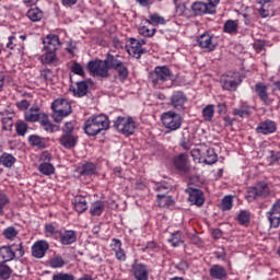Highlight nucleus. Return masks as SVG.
Here are the masks:
<instances>
[{
  "label": "nucleus",
  "instance_id": "nucleus-1",
  "mask_svg": "<svg viewBox=\"0 0 280 280\" xmlns=\"http://www.w3.org/2000/svg\"><path fill=\"white\" fill-rule=\"evenodd\" d=\"M109 126L110 121L108 120V116L100 114L86 119L84 122V132L89 137H95L100 135L102 130H108Z\"/></svg>",
  "mask_w": 280,
  "mask_h": 280
},
{
  "label": "nucleus",
  "instance_id": "nucleus-2",
  "mask_svg": "<svg viewBox=\"0 0 280 280\" xmlns=\"http://www.w3.org/2000/svg\"><path fill=\"white\" fill-rule=\"evenodd\" d=\"M112 55L107 54L104 60L96 59L88 63V70L94 78H108V71H110Z\"/></svg>",
  "mask_w": 280,
  "mask_h": 280
},
{
  "label": "nucleus",
  "instance_id": "nucleus-3",
  "mask_svg": "<svg viewBox=\"0 0 280 280\" xmlns=\"http://www.w3.org/2000/svg\"><path fill=\"white\" fill-rule=\"evenodd\" d=\"M52 119L56 124H60L65 117L71 115V104L67 100H57L51 104Z\"/></svg>",
  "mask_w": 280,
  "mask_h": 280
},
{
  "label": "nucleus",
  "instance_id": "nucleus-4",
  "mask_svg": "<svg viewBox=\"0 0 280 280\" xmlns=\"http://www.w3.org/2000/svg\"><path fill=\"white\" fill-rule=\"evenodd\" d=\"M16 255L18 257H23V255H25L23 243L0 247V259L2 264H7V261H12L16 258Z\"/></svg>",
  "mask_w": 280,
  "mask_h": 280
},
{
  "label": "nucleus",
  "instance_id": "nucleus-5",
  "mask_svg": "<svg viewBox=\"0 0 280 280\" xmlns=\"http://www.w3.org/2000/svg\"><path fill=\"white\" fill-rule=\"evenodd\" d=\"M161 119L164 128L171 132L178 130L183 126V116L172 110L163 113Z\"/></svg>",
  "mask_w": 280,
  "mask_h": 280
},
{
  "label": "nucleus",
  "instance_id": "nucleus-6",
  "mask_svg": "<svg viewBox=\"0 0 280 280\" xmlns=\"http://www.w3.org/2000/svg\"><path fill=\"white\" fill-rule=\"evenodd\" d=\"M114 127L121 135H126V137H130V135H135V130H137V122L132 117H121L119 116L116 121H114Z\"/></svg>",
  "mask_w": 280,
  "mask_h": 280
},
{
  "label": "nucleus",
  "instance_id": "nucleus-7",
  "mask_svg": "<svg viewBox=\"0 0 280 280\" xmlns=\"http://www.w3.org/2000/svg\"><path fill=\"white\" fill-rule=\"evenodd\" d=\"M149 80L152 84H163L167 80H172V71L167 66L155 67L153 72H150Z\"/></svg>",
  "mask_w": 280,
  "mask_h": 280
},
{
  "label": "nucleus",
  "instance_id": "nucleus-8",
  "mask_svg": "<svg viewBox=\"0 0 280 280\" xmlns=\"http://www.w3.org/2000/svg\"><path fill=\"white\" fill-rule=\"evenodd\" d=\"M109 62L110 69L117 72L120 82H124L128 79V66H126V62L119 59V56L112 55V59Z\"/></svg>",
  "mask_w": 280,
  "mask_h": 280
},
{
  "label": "nucleus",
  "instance_id": "nucleus-9",
  "mask_svg": "<svg viewBox=\"0 0 280 280\" xmlns=\"http://www.w3.org/2000/svg\"><path fill=\"white\" fill-rule=\"evenodd\" d=\"M185 104H187V95L183 91H176L172 94L168 106H172L178 113H183L186 108Z\"/></svg>",
  "mask_w": 280,
  "mask_h": 280
},
{
  "label": "nucleus",
  "instance_id": "nucleus-10",
  "mask_svg": "<svg viewBox=\"0 0 280 280\" xmlns=\"http://www.w3.org/2000/svg\"><path fill=\"white\" fill-rule=\"evenodd\" d=\"M218 4L205 3V2H194L191 4V12L195 16H202V14H213L215 12V7Z\"/></svg>",
  "mask_w": 280,
  "mask_h": 280
},
{
  "label": "nucleus",
  "instance_id": "nucleus-11",
  "mask_svg": "<svg viewBox=\"0 0 280 280\" xmlns=\"http://www.w3.org/2000/svg\"><path fill=\"white\" fill-rule=\"evenodd\" d=\"M267 220L272 229H279L280 226V199L277 200L270 211L267 212Z\"/></svg>",
  "mask_w": 280,
  "mask_h": 280
},
{
  "label": "nucleus",
  "instance_id": "nucleus-12",
  "mask_svg": "<svg viewBox=\"0 0 280 280\" xmlns=\"http://www.w3.org/2000/svg\"><path fill=\"white\" fill-rule=\"evenodd\" d=\"M248 194L249 198H254V200H257V198H268L270 196V188H268L266 182H260L254 188H250Z\"/></svg>",
  "mask_w": 280,
  "mask_h": 280
},
{
  "label": "nucleus",
  "instance_id": "nucleus-13",
  "mask_svg": "<svg viewBox=\"0 0 280 280\" xmlns=\"http://www.w3.org/2000/svg\"><path fill=\"white\" fill-rule=\"evenodd\" d=\"M186 194H188V200L191 205H196L197 207H202V205H205V194L202 190L189 187L186 189Z\"/></svg>",
  "mask_w": 280,
  "mask_h": 280
},
{
  "label": "nucleus",
  "instance_id": "nucleus-14",
  "mask_svg": "<svg viewBox=\"0 0 280 280\" xmlns=\"http://www.w3.org/2000/svg\"><path fill=\"white\" fill-rule=\"evenodd\" d=\"M257 135H275L277 132V124L270 119L260 121L256 127Z\"/></svg>",
  "mask_w": 280,
  "mask_h": 280
},
{
  "label": "nucleus",
  "instance_id": "nucleus-15",
  "mask_svg": "<svg viewBox=\"0 0 280 280\" xmlns=\"http://www.w3.org/2000/svg\"><path fill=\"white\" fill-rule=\"evenodd\" d=\"M47 250H49V243L47 241H37L32 246V255L35 259H43Z\"/></svg>",
  "mask_w": 280,
  "mask_h": 280
},
{
  "label": "nucleus",
  "instance_id": "nucleus-16",
  "mask_svg": "<svg viewBox=\"0 0 280 280\" xmlns=\"http://www.w3.org/2000/svg\"><path fill=\"white\" fill-rule=\"evenodd\" d=\"M45 51H58V47H60V37L58 35H47V37L43 40Z\"/></svg>",
  "mask_w": 280,
  "mask_h": 280
},
{
  "label": "nucleus",
  "instance_id": "nucleus-17",
  "mask_svg": "<svg viewBox=\"0 0 280 280\" xmlns=\"http://www.w3.org/2000/svg\"><path fill=\"white\" fill-rule=\"evenodd\" d=\"M131 270L133 272V277L136 280H148L150 277V271L148 270V266L141 262L133 264Z\"/></svg>",
  "mask_w": 280,
  "mask_h": 280
},
{
  "label": "nucleus",
  "instance_id": "nucleus-18",
  "mask_svg": "<svg viewBox=\"0 0 280 280\" xmlns=\"http://www.w3.org/2000/svg\"><path fill=\"white\" fill-rule=\"evenodd\" d=\"M242 84V79H235L233 77H222L221 85L225 91H237V86Z\"/></svg>",
  "mask_w": 280,
  "mask_h": 280
},
{
  "label": "nucleus",
  "instance_id": "nucleus-19",
  "mask_svg": "<svg viewBox=\"0 0 280 280\" xmlns=\"http://www.w3.org/2000/svg\"><path fill=\"white\" fill-rule=\"evenodd\" d=\"M128 54L130 56H133V58H141V55L143 54V48L141 47V40L137 38H130L129 39V48L127 49Z\"/></svg>",
  "mask_w": 280,
  "mask_h": 280
},
{
  "label": "nucleus",
  "instance_id": "nucleus-20",
  "mask_svg": "<svg viewBox=\"0 0 280 280\" xmlns=\"http://www.w3.org/2000/svg\"><path fill=\"white\" fill-rule=\"evenodd\" d=\"M72 205L77 213H84V211L89 209V201H86V197L81 195H78L72 199Z\"/></svg>",
  "mask_w": 280,
  "mask_h": 280
},
{
  "label": "nucleus",
  "instance_id": "nucleus-21",
  "mask_svg": "<svg viewBox=\"0 0 280 280\" xmlns=\"http://www.w3.org/2000/svg\"><path fill=\"white\" fill-rule=\"evenodd\" d=\"M77 88L71 85L70 91L73 92L74 97H84L86 93H89V82L86 81H78Z\"/></svg>",
  "mask_w": 280,
  "mask_h": 280
},
{
  "label": "nucleus",
  "instance_id": "nucleus-22",
  "mask_svg": "<svg viewBox=\"0 0 280 280\" xmlns=\"http://www.w3.org/2000/svg\"><path fill=\"white\" fill-rule=\"evenodd\" d=\"M255 92L257 93L259 100L264 102V104H270V97L268 96V86L266 84L259 82L255 85Z\"/></svg>",
  "mask_w": 280,
  "mask_h": 280
},
{
  "label": "nucleus",
  "instance_id": "nucleus-23",
  "mask_svg": "<svg viewBox=\"0 0 280 280\" xmlns=\"http://www.w3.org/2000/svg\"><path fill=\"white\" fill-rule=\"evenodd\" d=\"M209 275L212 279L224 280L226 277V269L220 265H213L209 269Z\"/></svg>",
  "mask_w": 280,
  "mask_h": 280
},
{
  "label": "nucleus",
  "instance_id": "nucleus-24",
  "mask_svg": "<svg viewBox=\"0 0 280 280\" xmlns=\"http://www.w3.org/2000/svg\"><path fill=\"white\" fill-rule=\"evenodd\" d=\"M60 144L67 150H71V148H75V143H78V138H75L71 133H63L60 138Z\"/></svg>",
  "mask_w": 280,
  "mask_h": 280
},
{
  "label": "nucleus",
  "instance_id": "nucleus-25",
  "mask_svg": "<svg viewBox=\"0 0 280 280\" xmlns=\"http://www.w3.org/2000/svg\"><path fill=\"white\" fill-rule=\"evenodd\" d=\"M199 47L202 49H208V51H213L215 49V46L211 42V35L205 33L199 36L198 38Z\"/></svg>",
  "mask_w": 280,
  "mask_h": 280
},
{
  "label": "nucleus",
  "instance_id": "nucleus-26",
  "mask_svg": "<svg viewBox=\"0 0 280 280\" xmlns=\"http://www.w3.org/2000/svg\"><path fill=\"white\" fill-rule=\"evenodd\" d=\"M174 165L176 170H179L180 172H187L189 170V166L187 165V154L180 153L178 156L174 159Z\"/></svg>",
  "mask_w": 280,
  "mask_h": 280
},
{
  "label": "nucleus",
  "instance_id": "nucleus-27",
  "mask_svg": "<svg viewBox=\"0 0 280 280\" xmlns=\"http://www.w3.org/2000/svg\"><path fill=\"white\" fill-rule=\"evenodd\" d=\"M97 174V166L93 162H86L81 166L80 176H94Z\"/></svg>",
  "mask_w": 280,
  "mask_h": 280
},
{
  "label": "nucleus",
  "instance_id": "nucleus-28",
  "mask_svg": "<svg viewBox=\"0 0 280 280\" xmlns=\"http://www.w3.org/2000/svg\"><path fill=\"white\" fill-rule=\"evenodd\" d=\"M106 209V205H104V201L97 200L94 201L90 207V213L93 217H100L102 213H104V210Z\"/></svg>",
  "mask_w": 280,
  "mask_h": 280
},
{
  "label": "nucleus",
  "instance_id": "nucleus-29",
  "mask_svg": "<svg viewBox=\"0 0 280 280\" xmlns=\"http://www.w3.org/2000/svg\"><path fill=\"white\" fill-rule=\"evenodd\" d=\"M113 243V250L115 252L118 261H126V252L121 248V242L118 238H114Z\"/></svg>",
  "mask_w": 280,
  "mask_h": 280
},
{
  "label": "nucleus",
  "instance_id": "nucleus-30",
  "mask_svg": "<svg viewBox=\"0 0 280 280\" xmlns=\"http://www.w3.org/2000/svg\"><path fill=\"white\" fill-rule=\"evenodd\" d=\"M8 40L7 49H14V47H19V51H23V49H25V46L19 40V34L9 36Z\"/></svg>",
  "mask_w": 280,
  "mask_h": 280
},
{
  "label": "nucleus",
  "instance_id": "nucleus-31",
  "mask_svg": "<svg viewBox=\"0 0 280 280\" xmlns=\"http://www.w3.org/2000/svg\"><path fill=\"white\" fill-rule=\"evenodd\" d=\"M28 143L34 148H39V150H45V148H47V144L45 143V138L36 135H32L28 137Z\"/></svg>",
  "mask_w": 280,
  "mask_h": 280
},
{
  "label": "nucleus",
  "instance_id": "nucleus-32",
  "mask_svg": "<svg viewBox=\"0 0 280 280\" xmlns=\"http://www.w3.org/2000/svg\"><path fill=\"white\" fill-rule=\"evenodd\" d=\"M77 240L75 232L66 231L60 234V242L63 246H69V244H73Z\"/></svg>",
  "mask_w": 280,
  "mask_h": 280
},
{
  "label": "nucleus",
  "instance_id": "nucleus-33",
  "mask_svg": "<svg viewBox=\"0 0 280 280\" xmlns=\"http://www.w3.org/2000/svg\"><path fill=\"white\" fill-rule=\"evenodd\" d=\"M43 65H54L55 67L58 65V57L56 52L46 50V52L42 56Z\"/></svg>",
  "mask_w": 280,
  "mask_h": 280
},
{
  "label": "nucleus",
  "instance_id": "nucleus-34",
  "mask_svg": "<svg viewBox=\"0 0 280 280\" xmlns=\"http://www.w3.org/2000/svg\"><path fill=\"white\" fill-rule=\"evenodd\" d=\"M158 203L159 207L162 209H165V207H172L174 205V199H172V196H167L165 194H158Z\"/></svg>",
  "mask_w": 280,
  "mask_h": 280
},
{
  "label": "nucleus",
  "instance_id": "nucleus-35",
  "mask_svg": "<svg viewBox=\"0 0 280 280\" xmlns=\"http://www.w3.org/2000/svg\"><path fill=\"white\" fill-rule=\"evenodd\" d=\"M0 163L3 167H12L16 163V158L10 153H2L0 155Z\"/></svg>",
  "mask_w": 280,
  "mask_h": 280
},
{
  "label": "nucleus",
  "instance_id": "nucleus-36",
  "mask_svg": "<svg viewBox=\"0 0 280 280\" xmlns=\"http://www.w3.org/2000/svg\"><path fill=\"white\" fill-rule=\"evenodd\" d=\"M26 16L33 23H38V21L43 19V11H40L38 8H34L27 11Z\"/></svg>",
  "mask_w": 280,
  "mask_h": 280
},
{
  "label": "nucleus",
  "instance_id": "nucleus-37",
  "mask_svg": "<svg viewBox=\"0 0 280 280\" xmlns=\"http://www.w3.org/2000/svg\"><path fill=\"white\" fill-rule=\"evenodd\" d=\"M38 172L44 174V176H51L56 172V167L51 165V163L44 162L39 164Z\"/></svg>",
  "mask_w": 280,
  "mask_h": 280
},
{
  "label": "nucleus",
  "instance_id": "nucleus-38",
  "mask_svg": "<svg viewBox=\"0 0 280 280\" xmlns=\"http://www.w3.org/2000/svg\"><path fill=\"white\" fill-rule=\"evenodd\" d=\"M203 163H206V165H213V163H218V154H215V150H213V148L206 151Z\"/></svg>",
  "mask_w": 280,
  "mask_h": 280
},
{
  "label": "nucleus",
  "instance_id": "nucleus-39",
  "mask_svg": "<svg viewBox=\"0 0 280 280\" xmlns=\"http://www.w3.org/2000/svg\"><path fill=\"white\" fill-rule=\"evenodd\" d=\"M40 126H43L44 130H46V132H55L56 130V125L50 124L49 121V117H47V115L43 114L42 119L39 120Z\"/></svg>",
  "mask_w": 280,
  "mask_h": 280
},
{
  "label": "nucleus",
  "instance_id": "nucleus-40",
  "mask_svg": "<svg viewBox=\"0 0 280 280\" xmlns=\"http://www.w3.org/2000/svg\"><path fill=\"white\" fill-rule=\"evenodd\" d=\"M168 242L172 244V246H174V248H176V246H180V244L184 242L183 233L180 231L174 232L171 238H168Z\"/></svg>",
  "mask_w": 280,
  "mask_h": 280
},
{
  "label": "nucleus",
  "instance_id": "nucleus-41",
  "mask_svg": "<svg viewBox=\"0 0 280 280\" xmlns=\"http://www.w3.org/2000/svg\"><path fill=\"white\" fill-rule=\"evenodd\" d=\"M215 113V106L208 105L202 109V117L206 121H211L213 119V115Z\"/></svg>",
  "mask_w": 280,
  "mask_h": 280
},
{
  "label": "nucleus",
  "instance_id": "nucleus-42",
  "mask_svg": "<svg viewBox=\"0 0 280 280\" xmlns=\"http://www.w3.org/2000/svg\"><path fill=\"white\" fill-rule=\"evenodd\" d=\"M38 119H40V115H38V108L34 109V107H32L30 109V112L25 113V120L26 121H38Z\"/></svg>",
  "mask_w": 280,
  "mask_h": 280
},
{
  "label": "nucleus",
  "instance_id": "nucleus-43",
  "mask_svg": "<svg viewBox=\"0 0 280 280\" xmlns=\"http://www.w3.org/2000/svg\"><path fill=\"white\" fill-rule=\"evenodd\" d=\"M147 23L150 25H165V18L154 13L150 15V20H147Z\"/></svg>",
  "mask_w": 280,
  "mask_h": 280
},
{
  "label": "nucleus",
  "instance_id": "nucleus-44",
  "mask_svg": "<svg viewBox=\"0 0 280 280\" xmlns=\"http://www.w3.org/2000/svg\"><path fill=\"white\" fill-rule=\"evenodd\" d=\"M12 275V269L5 262L0 264V277L4 280H8Z\"/></svg>",
  "mask_w": 280,
  "mask_h": 280
},
{
  "label": "nucleus",
  "instance_id": "nucleus-45",
  "mask_svg": "<svg viewBox=\"0 0 280 280\" xmlns=\"http://www.w3.org/2000/svg\"><path fill=\"white\" fill-rule=\"evenodd\" d=\"M39 78L44 80V82H51V80H54V71L49 68H45L40 70Z\"/></svg>",
  "mask_w": 280,
  "mask_h": 280
},
{
  "label": "nucleus",
  "instance_id": "nucleus-46",
  "mask_svg": "<svg viewBox=\"0 0 280 280\" xmlns=\"http://www.w3.org/2000/svg\"><path fill=\"white\" fill-rule=\"evenodd\" d=\"M222 211H231L233 209V196H225L221 203Z\"/></svg>",
  "mask_w": 280,
  "mask_h": 280
},
{
  "label": "nucleus",
  "instance_id": "nucleus-47",
  "mask_svg": "<svg viewBox=\"0 0 280 280\" xmlns=\"http://www.w3.org/2000/svg\"><path fill=\"white\" fill-rule=\"evenodd\" d=\"M223 30L226 34H233L237 32V23L233 20H229L225 22Z\"/></svg>",
  "mask_w": 280,
  "mask_h": 280
},
{
  "label": "nucleus",
  "instance_id": "nucleus-48",
  "mask_svg": "<svg viewBox=\"0 0 280 280\" xmlns=\"http://www.w3.org/2000/svg\"><path fill=\"white\" fill-rule=\"evenodd\" d=\"M2 235L5 237V240H13L16 237V235H19V232L14 226H9L2 232Z\"/></svg>",
  "mask_w": 280,
  "mask_h": 280
},
{
  "label": "nucleus",
  "instance_id": "nucleus-49",
  "mask_svg": "<svg viewBox=\"0 0 280 280\" xmlns=\"http://www.w3.org/2000/svg\"><path fill=\"white\" fill-rule=\"evenodd\" d=\"M7 205H10V198H8L5 192L0 191V215H3V211Z\"/></svg>",
  "mask_w": 280,
  "mask_h": 280
},
{
  "label": "nucleus",
  "instance_id": "nucleus-50",
  "mask_svg": "<svg viewBox=\"0 0 280 280\" xmlns=\"http://www.w3.org/2000/svg\"><path fill=\"white\" fill-rule=\"evenodd\" d=\"M233 115H237L238 117H248L250 115V108L248 106H242L241 108H235L233 110Z\"/></svg>",
  "mask_w": 280,
  "mask_h": 280
},
{
  "label": "nucleus",
  "instance_id": "nucleus-51",
  "mask_svg": "<svg viewBox=\"0 0 280 280\" xmlns=\"http://www.w3.org/2000/svg\"><path fill=\"white\" fill-rule=\"evenodd\" d=\"M139 34L141 36H147L148 38H152L154 34H156V28H149L148 26H141L139 27Z\"/></svg>",
  "mask_w": 280,
  "mask_h": 280
},
{
  "label": "nucleus",
  "instance_id": "nucleus-52",
  "mask_svg": "<svg viewBox=\"0 0 280 280\" xmlns=\"http://www.w3.org/2000/svg\"><path fill=\"white\" fill-rule=\"evenodd\" d=\"M238 222L240 224H248V222H250V212L242 210L238 213Z\"/></svg>",
  "mask_w": 280,
  "mask_h": 280
},
{
  "label": "nucleus",
  "instance_id": "nucleus-53",
  "mask_svg": "<svg viewBox=\"0 0 280 280\" xmlns=\"http://www.w3.org/2000/svg\"><path fill=\"white\" fill-rule=\"evenodd\" d=\"M65 266V259L60 256H55L50 259V268H62Z\"/></svg>",
  "mask_w": 280,
  "mask_h": 280
},
{
  "label": "nucleus",
  "instance_id": "nucleus-54",
  "mask_svg": "<svg viewBox=\"0 0 280 280\" xmlns=\"http://www.w3.org/2000/svg\"><path fill=\"white\" fill-rule=\"evenodd\" d=\"M71 71L72 73H74L75 75H81L84 77V68H82V65L78 63V62H73L71 66Z\"/></svg>",
  "mask_w": 280,
  "mask_h": 280
},
{
  "label": "nucleus",
  "instance_id": "nucleus-55",
  "mask_svg": "<svg viewBox=\"0 0 280 280\" xmlns=\"http://www.w3.org/2000/svg\"><path fill=\"white\" fill-rule=\"evenodd\" d=\"M27 132V124L25 122H18L16 124V133L20 137H25V133Z\"/></svg>",
  "mask_w": 280,
  "mask_h": 280
},
{
  "label": "nucleus",
  "instance_id": "nucleus-56",
  "mask_svg": "<svg viewBox=\"0 0 280 280\" xmlns=\"http://www.w3.org/2000/svg\"><path fill=\"white\" fill-rule=\"evenodd\" d=\"M13 124L14 122L12 121V118L10 117L2 118V130H11Z\"/></svg>",
  "mask_w": 280,
  "mask_h": 280
},
{
  "label": "nucleus",
  "instance_id": "nucleus-57",
  "mask_svg": "<svg viewBox=\"0 0 280 280\" xmlns=\"http://www.w3.org/2000/svg\"><path fill=\"white\" fill-rule=\"evenodd\" d=\"M15 106H18L19 110H27V108H30V103L27 100H22L15 103Z\"/></svg>",
  "mask_w": 280,
  "mask_h": 280
},
{
  "label": "nucleus",
  "instance_id": "nucleus-58",
  "mask_svg": "<svg viewBox=\"0 0 280 280\" xmlns=\"http://www.w3.org/2000/svg\"><path fill=\"white\" fill-rule=\"evenodd\" d=\"M63 135H71L73 132V122L68 121L65 124V127L62 128Z\"/></svg>",
  "mask_w": 280,
  "mask_h": 280
},
{
  "label": "nucleus",
  "instance_id": "nucleus-59",
  "mask_svg": "<svg viewBox=\"0 0 280 280\" xmlns=\"http://www.w3.org/2000/svg\"><path fill=\"white\" fill-rule=\"evenodd\" d=\"M189 264L186 260H182L179 264L176 265V269L180 270L182 272H185V270H188Z\"/></svg>",
  "mask_w": 280,
  "mask_h": 280
},
{
  "label": "nucleus",
  "instance_id": "nucleus-60",
  "mask_svg": "<svg viewBox=\"0 0 280 280\" xmlns=\"http://www.w3.org/2000/svg\"><path fill=\"white\" fill-rule=\"evenodd\" d=\"M279 159H280V153L279 152L270 151V161H271V163H277V161H279Z\"/></svg>",
  "mask_w": 280,
  "mask_h": 280
},
{
  "label": "nucleus",
  "instance_id": "nucleus-61",
  "mask_svg": "<svg viewBox=\"0 0 280 280\" xmlns=\"http://www.w3.org/2000/svg\"><path fill=\"white\" fill-rule=\"evenodd\" d=\"M61 3L66 8H71L72 5H75V3H78V0H61Z\"/></svg>",
  "mask_w": 280,
  "mask_h": 280
},
{
  "label": "nucleus",
  "instance_id": "nucleus-62",
  "mask_svg": "<svg viewBox=\"0 0 280 280\" xmlns=\"http://www.w3.org/2000/svg\"><path fill=\"white\" fill-rule=\"evenodd\" d=\"M46 233H50V235H54L56 233V228L54 224H46L45 225Z\"/></svg>",
  "mask_w": 280,
  "mask_h": 280
},
{
  "label": "nucleus",
  "instance_id": "nucleus-63",
  "mask_svg": "<svg viewBox=\"0 0 280 280\" xmlns=\"http://www.w3.org/2000/svg\"><path fill=\"white\" fill-rule=\"evenodd\" d=\"M212 237H213L214 240H220V237H222V230H220V229H214V230L212 231Z\"/></svg>",
  "mask_w": 280,
  "mask_h": 280
},
{
  "label": "nucleus",
  "instance_id": "nucleus-64",
  "mask_svg": "<svg viewBox=\"0 0 280 280\" xmlns=\"http://www.w3.org/2000/svg\"><path fill=\"white\" fill-rule=\"evenodd\" d=\"M180 148H183L184 150H189V140L183 138L180 140V143H179Z\"/></svg>",
  "mask_w": 280,
  "mask_h": 280
}]
</instances>
